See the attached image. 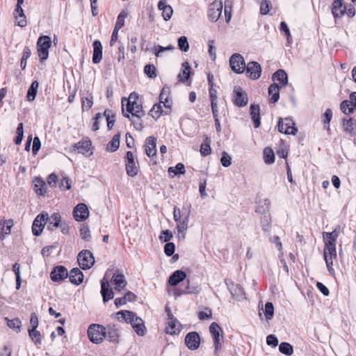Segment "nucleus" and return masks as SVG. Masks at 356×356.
I'll use <instances>...</instances> for the list:
<instances>
[{
	"mask_svg": "<svg viewBox=\"0 0 356 356\" xmlns=\"http://www.w3.org/2000/svg\"><path fill=\"white\" fill-rule=\"evenodd\" d=\"M191 213V204L186 202L182 207H175L173 209V218L177 225V238L179 240H184L188 228L190 216Z\"/></svg>",
	"mask_w": 356,
	"mask_h": 356,
	"instance_id": "nucleus-1",
	"label": "nucleus"
},
{
	"mask_svg": "<svg viewBox=\"0 0 356 356\" xmlns=\"http://www.w3.org/2000/svg\"><path fill=\"white\" fill-rule=\"evenodd\" d=\"M133 94H131L129 99L122 98V109L123 115L127 118H130L129 114L134 117H143L145 111L142 105L136 100H131Z\"/></svg>",
	"mask_w": 356,
	"mask_h": 356,
	"instance_id": "nucleus-2",
	"label": "nucleus"
},
{
	"mask_svg": "<svg viewBox=\"0 0 356 356\" xmlns=\"http://www.w3.org/2000/svg\"><path fill=\"white\" fill-rule=\"evenodd\" d=\"M106 327L99 324H92L88 329L89 339L94 343H100L106 338Z\"/></svg>",
	"mask_w": 356,
	"mask_h": 356,
	"instance_id": "nucleus-3",
	"label": "nucleus"
},
{
	"mask_svg": "<svg viewBox=\"0 0 356 356\" xmlns=\"http://www.w3.org/2000/svg\"><path fill=\"white\" fill-rule=\"evenodd\" d=\"M51 45V40L49 36H40L37 42V50L40 62H44L48 58L49 49Z\"/></svg>",
	"mask_w": 356,
	"mask_h": 356,
	"instance_id": "nucleus-4",
	"label": "nucleus"
},
{
	"mask_svg": "<svg viewBox=\"0 0 356 356\" xmlns=\"http://www.w3.org/2000/svg\"><path fill=\"white\" fill-rule=\"evenodd\" d=\"M209 332L213 340L215 354H217L223 342L222 334H220L222 332V329L217 323L213 322L209 326Z\"/></svg>",
	"mask_w": 356,
	"mask_h": 356,
	"instance_id": "nucleus-5",
	"label": "nucleus"
},
{
	"mask_svg": "<svg viewBox=\"0 0 356 356\" xmlns=\"http://www.w3.org/2000/svg\"><path fill=\"white\" fill-rule=\"evenodd\" d=\"M77 261L81 269L88 270L91 268L94 265L95 257L90 251L83 250L78 254Z\"/></svg>",
	"mask_w": 356,
	"mask_h": 356,
	"instance_id": "nucleus-6",
	"label": "nucleus"
},
{
	"mask_svg": "<svg viewBox=\"0 0 356 356\" xmlns=\"http://www.w3.org/2000/svg\"><path fill=\"white\" fill-rule=\"evenodd\" d=\"M337 257V250L336 245H333V244L329 243L328 244H325L324 248V259L326 263V266L328 271L330 274L334 273V269L332 268L333 266V259Z\"/></svg>",
	"mask_w": 356,
	"mask_h": 356,
	"instance_id": "nucleus-7",
	"label": "nucleus"
},
{
	"mask_svg": "<svg viewBox=\"0 0 356 356\" xmlns=\"http://www.w3.org/2000/svg\"><path fill=\"white\" fill-rule=\"evenodd\" d=\"M117 318L119 321H124L131 325L132 327L138 325L143 319L136 315L135 313L128 310H121L116 313Z\"/></svg>",
	"mask_w": 356,
	"mask_h": 356,
	"instance_id": "nucleus-8",
	"label": "nucleus"
},
{
	"mask_svg": "<svg viewBox=\"0 0 356 356\" xmlns=\"http://www.w3.org/2000/svg\"><path fill=\"white\" fill-rule=\"evenodd\" d=\"M47 213L42 212L38 214L33 220L32 225V232L34 236H40L47 224Z\"/></svg>",
	"mask_w": 356,
	"mask_h": 356,
	"instance_id": "nucleus-9",
	"label": "nucleus"
},
{
	"mask_svg": "<svg viewBox=\"0 0 356 356\" xmlns=\"http://www.w3.org/2000/svg\"><path fill=\"white\" fill-rule=\"evenodd\" d=\"M229 65L232 70L236 74L243 73L245 68L244 58L239 54H234L230 57Z\"/></svg>",
	"mask_w": 356,
	"mask_h": 356,
	"instance_id": "nucleus-10",
	"label": "nucleus"
},
{
	"mask_svg": "<svg viewBox=\"0 0 356 356\" xmlns=\"http://www.w3.org/2000/svg\"><path fill=\"white\" fill-rule=\"evenodd\" d=\"M277 127L280 132L285 134L295 135L297 132L293 121L288 118L285 119L280 118Z\"/></svg>",
	"mask_w": 356,
	"mask_h": 356,
	"instance_id": "nucleus-11",
	"label": "nucleus"
},
{
	"mask_svg": "<svg viewBox=\"0 0 356 356\" xmlns=\"http://www.w3.org/2000/svg\"><path fill=\"white\" fill-rule=\"evenodd\" d=\"M168 322L165 331L169 334H177L181 330V325L179 321L174 318L170 310L168 312Z\"/></svg>",
	"mask_w": 356,
	"mask_h": 356,
	"instance_id": "nucleus-12",
	"label": "nucleus"
},
{
	"mask_svg": "<svg viewBox=\"0 0 356 356\" xmlns=\"http://www.w3.org/2000/svg\"><path fill=\"white\" fill-rule=\"evenodd\" d=\"M185 343L187 348L191 350H197L200 344V337L196 332L188 333L185 337Z\"/></svg>",
	"mask_w": 356,
	"mask_h": 356,
	"instance_id": "nucleus-13",
	"label": "nucleus"
},
{
	"mask_svg": "<svg viewBox=\"0 0 356 356\" xmlns=\"http://www.w3.org/2000/svg\"><path fill=\"white\" fill-rule=\"evenodd\" d=\"M234 104L239 107H243L247 105L248 98L247 94L239 86L234 88Z\"/></svg>",
	"mask_w": 356,
	"mask_h": 356,
	"instance_id": "nucleus-14",
	"label": "nucleus"
},
{
	"mask_svg": "<svg viewBox=\"0 0 356 356\" xmlns=\"http://www.w3.org/2000/svg\"><path fill=\"white\" fill-rule=\"evenodd\" d=\"M73 216L76 221L82 222L89 216V211L86 204H78L73 210Z\"/></svg>",
	"mask_w": 356,
	"mask_h": 356,
	"instance_id": "nucleus-15",
	"label": "nucleus"
},
{
	"mask_svg": "<svg viewBox=\"0 0 356 356\" xmlns=\"http://www.w3.org/2000/svg\"><path fill=\"white\" fill-rule=\"evenodd\" d=\"M342 128L343 132L349 136H356V120L352 118H346L342 120Z\"/></svg>",
	"mask_w": 356,
	"mask_h": 356,
	"instance_id": "nucleus-16",
	"label": "nucleus"
},
{
	"mask_svg": "<svg viewBox=\"0 0 356 356\" xmlns=\"http://www.w3.org/2000/svg\"><path fill=\"white\" fill-rule=\"evenodd\" d=\"M245 70L251 79L256 80L261 76V67L259 63L255 61L249 62Z\"/></svg>",
	"mask_w": 356,
	"mask_h": 356,
	"instance_id": "nucleus-17",
	"label": "nucleus"
},
{
	"mask_svg": "<svg viewBox=\"0 0 356 356\" xmlns=\"http://www.w3.org/2000/svg\"><path fill=\"white\" fill-rule=\"evenodd\" d=\"M69 273L63 266H57L51 272V279L54 282H60L68 277Z\"/></svg>",
	"mask_w": 356,
	"mask_h": 356,
	"instance_id": "nucleus-18",
	"label": "nucleus"
},
{
	"mask_svg": "<svg viewBox=\"0 0 356 356\" xmlns=\"http://www.w3.org/2000/svg\"><path fill=\"white\" fill-rule=\"evenodd\" d=\"M222 10V4L221 2L211 3L208 11V16L210 20L213 22H217L221 16Z\"/></svg>",
	"mask_w": 356,
	"mask_h": 356,
	"instance_id": "nucleus-19",
	"label": "nucleus"
},
{
	"mask_svg": "<svg viewBox=\"0 0 356 356\" xmlns=\"http://www.w3.org/2000/svg\"><path fill=\"white\" fill-rule=\"evenodd\" d=\"M91 143L89 140H81L74 144L71 147V152L86 155L90 150Z\"/></svg>",
	"mask_w": 356,
	"mask_h": 356,
	"instance_id": "nucleus-20",
	"label": "nucleus"
},
{
	"mask_svg": "<svg viewBox=\"0 0 356 356\" xmlns=\"http://www.w3.org/2000/svg\"><path fill=\"white\" fill-rule=\"evenodd\" d=\"M106 338L111 342L117 343L119 341L120 330L116 325L108 324L106 327Z\"/></svg>",
	"mask_w": 356,
	"mask_h": 356,
	"instance_id": "nucleus-21",
	"label": "nucleus"
},
{
	"mask_svg": "<svg viewBox=\"0 0 356 356\" xmlns=\"http://www.w3.org/2000/svg\"><path fill=\"white\" fill-rule=\"evenodd\" d=\"M101 293L104 302H108L114 297L113 292L110 289L109 282L106 278H103L101 281Z\"/></svg>",
	"mask_w": 356,
	"mask_h": 356,
	"instance_id": "nucleus-22",
	"label": "nucleus"
},
{
	"mask_svg": "<svg viewBox=\"0 0 356 356\" xmlns=\"http://www.w3.org/2000/svg\"><path fill=\"white\" fill-rule=\"evenodd\" d=\"M145 153L148 157L155 156L156 154V139L154 136H149L145 140Z\"/></svg>",
	"mask_w": 356,
	"mask_h": 356,
	"instance_id": "nucleus-23",
	"label": "nucleus"
},
{
	"mask_svg": "<svg viewBox=\"0 0 356 356\" xmlns=\"http://www.w3.org/2000/svg\"><path fill=\"white\" fill-rule=\"evenodd\" d=\"M61 222V216L59 213L55 212L49 216L47 214V227L49 231H54L58 227Z\"/></svg>",
	"mask_w": 356,
	"mask_h": 356,
	"instance_id": "nucleus-24",
	"label": "nucleus"
},
{
	"mask_svg": "<svg viewBox=\"0 0 356 356\" xmlns=\"http://www.w3.org/2000/svg\"><path fill=\"white\" fill-rule=\"evenodd\" d=\"M225 284L233 298H242L244 295L243 287L232 281L225 280Z\"/></svg>",
	"mask_w": 356,
	"mask_h": 356,
	"instance_id": "nucleus-25",
	"label": "nucleus"
},
{
	"mask_svg": "<svg viewBox=\"0 0 356 356\" xmlns=\"http://www.w3.org/2000/svg\"><path fill=\"white\" fill-rule=\"evenodd\" d=\"M111 282L115 286V289L120 291L127 285V281L124 275L122 273H114Z\"/></svg>",
	"mask_w": 356,
	"mask_h": 356,
	"instance_id": "nucleus-26",
	"label": "nucleus"
},
{
	"mask_svg": "<svg viewBox=\"0 0 356 356\" xmlns=\"http://www.w3.org/2000/svg\"><path fill=\"white\" fill-rule=\"evenodd\" d=\"M158 8L162 10V17L165 21H168L173 13L172 7L167 3L166 0H160L158 3Z\"/></svg>",
	"mask_w": 356,
	"mask_h": 356,
	"instance_id": "nucleus-27",
	"label": "nucleus"
},
{
	"mask_svg": "<svg viewBox=\"0 0 356 356\" xmlns=\"http://www.w3.org/2000/svg\"><path fill=\"white\" fill-rule=\"evenodd\" d=\"M68 276L70 281L76 285H79L83 281V273L78 268H72Z\"/></svg>",
	"mask_w": 356,
	"mask_h": 356,
	"instance_id": "nucleus-28",
	"label": "nucleus"
},
{
	"mask_svg": "<svg viewBox=\"0 0 356 356\" xmlns=\"http://www.w3.org/2000/svg\"><path fill=\"white\" fill-rule=\"evenodd\" d=\"M186 277V274L184 271L177 270L170 276L168 279V283L171 286H177L179 283L184 281Z\"/></svg>",
	"mask_w": 356,
	"mask_h": 356,
	"instance_id": "nucleus-29",
	"label": "nucleus"
},
{
	"mask_svg": "<svg viewBox=\"0 0 356 356\" xmlns=\"http://www.w3.org/2000/svg\"><path fill=\"white\" fill-rule=\"evenodd\" d=\"M346 10V6L343 5L341 0H335L332 3V13L334 17H342L345 11Z\"/></svg>",
	"mask_w": 356,
	"mask_h": 356,
	"instance_id": "nucleus-30",
	"label": "nucleus"
},
{
	"mask_svg": "<svg viewBox=\"0 0 356 356\" xmlns=\"http://www.w3.org/2000/svg\"><path fill=\"white\" fill-rule=\"evenodd\" d=\"M159 103L163 104L167 109H171L172 100L170 99L169 88H163L159 95Z\"/></svg>",
	"mask_w": 356,
	"mask_h": 356,
	"instance_id": "nucleus-31",
	"label": "nucleus"
},
{
	"mask_svg": "<svg viewBox=\"0 0 356 356\" xmlns=\"http://www.w3.org/2000/svg\"><path fill=\"white\" fill-rule=\"evenodd\" d=\"M161 104H162L161 103L155 104L149 111V115H151L152 117L155 120L159 119L162 114H170L171 111V109L166 108V110H163V106H161Z\"/></svg>",
	"mask_w": 356,
	"mask_h": 356,
	"instance_id": "nucleus-32",
	"label": "nucleus"
},
{
	"mask_svg": "<svg viewBox=\"0 0 356 356\" xmlns=\"http://www.w3.org/2000/svg\"><path fill=\"white\" fill-rule=\"evenodd\" d=\"M191 74V67L188 62H184L181 65V70L179 73L177 77L179 81L185 83L189 78Z\"/></svg>",
	"mask_w": 356,
	"mask_h": 356,
	"instance_id": "nucleus-33",
	"label": "nucleus"
},
{
	"mask_svg": "<svg viewBox=\"0 0 356 356\" xmlns=\"http://www.w3.org/2000/svg\"><path fill=\"white\" fill-rule=\"evenodd\" d=\"M93 56L92 62L95 64L99 63L102 58V45L99 40L93 42Z\"/></svg>",
	"mask_w": 356,
	"mask_h": 356,
	"instance_id": "nucleus-34",
	"label": "nucleus"
},
{
	"mask_svg": "<svg viewBox=\"0 0 356 356\" xmlns=\"http://www.w3.org/2000/svg\"><path fill=\"white\" fill-rule=\"evenodd\" d=\"M136 299V296L131 292H127L124 296L115 298V305L117 307H120L128 302H134Z\"/></svg>",
	"mask_w": 356,
	"mask_h": 356,
	"instance_id": "nucleus-35",
	"label": "nucleus"
},
{
	"mask_svg": "<svg viewBox=\"0 0 356 356\" xmlns=\"http://www.w3.org/2000/svg\"><path fill=\"white\" fill-rule=\"evenodd\" d=\"M273 80L279 82L280 87L286 86L288 83V76L284 70H278L273 74Z\"/></svg>",
	"mask_w": 356,
	"mask_h": 356,
	"instance_id": "nucleus-36",
	"label": "nucleus"
},
{
	"mask_svg": "<svg viewBox=\"0 0 356 356\" xmlns=\"http://www.w3.org/2000/svg\"><path fill=\"white\" fill-rule=\"evenodd\" d=\"M250 115L254 122L255 128H258L260 124V108L258 105L252 104L250 106Z\"/></svg>",
	"mask_w": 356,
	"mask_h": 356,
	"instance_id": "nucleus-37",
	"label": "nucleus"
},
{
	"mask_svg": "<svg viewBox=\"0 0 356 356\" xmlns=\"http://www.w3.org/2000/svg\"><path fill=\"white\" fill-rule=\"evenodd\" d=\"M15 15L17 20V24L20 27L26 26L27 24L26 18L22 6H16Z\"/></svg>",
	"mask_w": 356,
	"mask_h": 356,
	"instance_id": "nucleus-38",
	"label": "nucleus"
},
{
	"mask_svg": "<svg viewBox=\"0 0 356 356\" xmlns=\"http://www.w3.org/2000/svg\"><path fill=\"white\" fill-rule=\"evenodd\" d=\"M34 184V191L40 195H43L45 194L47 191V186L45 182L40 178L36 177L33 180Z\"/></svg>",
	"mask_w": 356,
	"mask_h": 356,
	"instance_id": "nucleus-39",
	"label": "nucleus"
},
{
	"mask_svg": "<svg viewBox=\"0 0 356 356\" xmlns=\"http://www.w3.org/2000/svg\"><path fill=\"white\" fill-rule=\"evenodd\" d=\"M268 94L270 96V102H277L280 98V86L276 83L271 84L268 88Z\"/></svg>",
	"mask_w": 356,
	"mask_h": 356,
	"instance_id": "nucleus-40",
	"label": "nucleus"
},
{
	"mask_svg": "<svg viewBox=\"0 0 356 356\" xmlns=\"http://www.w3.org/2000/svg\"><path fill=\"white\" fill-rule=\"evenodd\" d=\"M125 168L127 174L129 177H135L138 172V166L136 165L135 161H126Z\"/></svg>",
	"mask_w": 356,
	"mask_h": 356,
	"instance_id": "nucleus-41",
	"label": "nucleus"
},
{
	"mask_svg": "<svg viewBox=\"0 0 356 356\" xmlns=\"http://www.w3.org/2000/svg\"><path fill=\"white\" fill-rule=\"evenodd\" d=\"M13 226V220H1L0 221V233L5 236L9 234L11 231V227Z\"/></svg>",
	"mask_w": 356,
	"mask_h": 356,
	"instance_id": "nucleus-42",
	"label": "nucleus"
},
{
	"mask_svg": "<svg viewBox=\"0 0 356 356\" xmlns=\"http://www.w3.org/2000/svg\"><path fill=\"white\" fill-rule=\"evenodd\" d=\"M270 202L268 199H264L260 204L257 206L256 209V212L261 214L262 216L265 214H270Z\"/></svg>",
	"mask_w": 356,
	"mask_h": 356,
	"instance_id": "nucleus-43",
	"label": "nucleus"
},
{
	"mask_svg": "<svg viewBox=\"0 0 356 356\" xmlns=\"http://www.w3.org/2000/svg\"><path fill=\"white\" fill-rule=\"evenodd\" d=\"M120 134H115L111 139V140L108 143L106 149L108 152H115L120 146Z\"/></svg>",
	"mask_w": 356,
	"mask_h": 356,
	"instance_id": "nucleus-44",
	"label": "nucleus"
},
{
	"mask_svg": "<svg viewBox=\"0 0 356 356\" xmlns=\"http://www.w3.org/2000/svg\"><path fill=\"white\" fill-rule=\"evenodd\" d=\"M5 321L7 322V325L15 330L16 332H19L21 330L22 321L19 318H15L14 319H9L8 317L5 318Z\"/></svg>",
	"mask_w": 356,
	"mask_h": 356,
	"instance_id": "nucleus-45",
	"label": "nucleus"
},
{
	"mask_svg": "<svg viewBox=\"0 0 356 356\" xmlns=\"http://www.w3.org/2000/svg\"><path fill=\"white\" fill-rule=\"evenodd\" d=\"M174 49L175 47L173 45H168L165 47L161 45H156L152 48V51L156 57H162L165 51H172Z\"/></svg>",
	"mask_w": 356,
	"mask_h": 356,
	"instance_id": "nucleus-46",
	"label": "nucleus"
},
{
	"mask_svg": "<svg viewBox=\"0 0 356 356\" xmlns=\"http://www.w3.org/2000/svg\"><path fill=\"white\" fill-rule=\"evenodd\" d=\"M340 109L346 115L353 113L354 111L353 102L350 99L343 101L340 104Z\"/></svg>",
	"mask_w": 356,
	"mask_h": 356,
	"instance_id": "nucleus-47",
	"label": "nucleus"
},
{
	"mask_svg": "<svg viewBox=\"0 0 356 356\" xmlns=\"http://www.w3.org/2000/svg\"><path fill=\"white\" fill-rule=\"evenodd\" d=\"M339 236V232L334 229L332 232H324L323 237L325 240V244H328L329 243L333 244V245H336L337 238Z\"/></svg>",
	"mask_w": 356,
	"mask_h": 356,
	"instance_id": "nucleus-48",
	"label": "nucleus"
},
{
	"mask_svg": "<svg viewBox=\"0 0 356 356\" xmlns=\"http://www.w3.org/2000/svg\"><path fill=\"white\" fill-rule=\"evenodd\" d=\"M38 86L39 83L37 81H34L32 82L27 92L26 97L29 101L32 102L35 99Z\"/></svg>",
	"mask_w": 356,
	"mask_h": 356,
	"instance_id": "nucleus-49",
	"label": "nucleus"
},
{
	"mask_svg": "<svg viewBox=\"0 0 356 356\" xmlns=\"http://www.w3.org/2000/svg\"><path fill=\"white\" fill-rule=\"evenodd\" d=\"M264 162L266 164H272L275 162V154L270 147H266L263 151Z\"/></svg>",
	"mask_w": 356,
	"mask_h": 356,
	"instance_id": "nucleus-50",
	"label": "nucleus"
},
{
	"mask_svg": "<svg viewBox=\"0 0 356 356\" xmlns=\"http://www.w3.org/2000/svg\"><path fill=\"white\" fill-rule=\"evenodd\" d=\"M271 218L270 214H265L262 216L261 218V224L262 226V230L266 233H269L271 226Z\"/></svg>",
	"mask_w": 356,
	"mask_h": 356,
	"instance_id": "nucleus-51",
	"label": "nucleus"
},
{
	"mask_svg": "<svg viewBox=\"0 0 356 356\" xmlns=\"http://www.w3.org/2000/svg\"><path fill=\"white\" fill-rule=\"evenodd\" d=\"M332 118V111L330 108H327L325 113L323 115V122L324 124V129L328 132L330 131V122Z\"/></svg>",
	"mask_w": 356,
	"mask_h": 356,
	"instance_id": "nucleus-52",
	"label": "nucleus"
},
{
	"mask_svg": "<svg viewBox=\"0 0 356 356\" xmlns=\"http://www.w3.org/2000/svg\"><path fill=\"white\" fill-rule=\"evenodd\" d=\"M29 334L35 345L41 344V334L36 329H29Z\"/></svg>",
	"mask_w": 356,
	"mask_h": 356,
	"instance_id": "nucleus-53",
	"label": "nucleus"
},
{
	"mask_svg": "<svg viewBox=\"0 0 356 356\" xmlns=\"http://www.w3.org/2000/svg\"><path fill=\"white\" fill-rule=\"evenodd\" d=\"M279 350L286 355L290 356L293 354V350L292 346L286 342H282L279 346Z\"/></svg>",
	"mask_w": 356,
	"mask_h": 356,
	"instance_id": "nucleus-54",
	"label": "nucleus"
},
{
	"mask_svg": "<svg viewBox=\"0 0 356 356\" xmlns=\"http://www.w3.org/2000/svg\"><path fill=\"white\" fill-rule=\"evenodd\" d=\"M179 49L184 51L187 52L189 50V44L188 39L186 36H181L177 41Z\"/></svg>",
	"mask_w": 356,
	"mask_h": 356,
	"instance_id": "nucleus-55",
	"label": "nucleus"
},
{
	"mask_svg": "<svg viewBox=\"0 0 356 356\" xmlns=\"http://www.w3.org/2000/svg\"><path fill=\"white\" fill-rule=\"evenodd\" d=\"M274 314V307L272 302H268L265 305L264 315L266 320H270Z\"/></svg>",
	"mask_w": 356,
	"mask_h": 356,
	"instance_id": "nucleus-56",
	"label": "nucleus"
},
{
	"mask_svg": "<svg viewBox=\"0 0 356 356\" xmlns=\"http://www.w3.org/2000/svg\"><path fill=\"white\" fill-rule=\"evenodd\" d=\"M127 13L125 10L120 12L117 18V22L115 25V29L120 30L124 24V19L127 17Z\"/></svg>",
	"mask_w": 356,
	"mask_h": 356,
	"instance_id": "nucleus-57",
	"label": "nucleus"
},
{
	"mask_svg": "<svg viewBox=\"0 0 356 356\" xmlns=\"http://www.w3.org/2000/svg\"><path fill=\"white\" fill-rule=\"evenodd\" d=\"M200 153L202 156H206L211 154V148L210 147V140L207 138L205 143H202L200 147Z\"/></svg>",
	"mask_w": 356,
	"mask_h": 356,
	"instance_id": "nucleus-58",
	"label": "nucleus"
},
{
	"mask_svg": "<svg viewBox=\"0 0 356 356\" xmlns=\"http://www.w3.org/2000/svg\"><path fill=\"white\" fill-rule=\"evenodd\" d=\"M168 172L174 173V175H184L185 173V168L184 164L179 163L176 165L175 168L170 167L168 168Z\"/></svg>",
	"mask_w": 356,
	"mask_h": 356,
	"instance_id": "nucleus-59",
	"label": "nucleus"
},
{
	"mask_svg": "<svg viewBox=\"0 0 356 356\" xmlns=\"http://www.w3.org/2000/svg\"><path fill=\"white\" fill-rule=\"evenodd\" d=\"M93 105V97L90 95L88 97L82 98V108L83 110L88 111Z\"/></svg>",
	"mask_w": 356,
	"mask_h": 356,
	"instance_id": "nucleus-60",
	"label": "nucleus"
},
{
	"mask_svg": "<svg viewBox=\"0 0 356 356\" xmlns=\"http://www.w3.org/2000/svg\"><path fill=\"white\" fill-rule=\"evenodd\" d=\"M111 111L106 110L104 113V115L106 118L108 129L111 130L115 123L114 115H111Z\"/></svg>",
	"mask_w": 356,
	"mask_h": 356,
	"instance_id": "nucleus-61",
	"label": "nucleus"
},
{
	"mask_svg": "<svg viewBox=\"0 0 356 356\" xmlns=\"http://www.w3.org/2000/svg\"><path fill=\"white\" fill-rule=\"evenodd\" d=\"M144 72L145 74L151 79L156 76V70L154 65H147L145 67Z\"/></svg>",
	"mask_w": 356,
	"mask_h": 356,
	"instance_id": "nucleus-62",
	"label": "nucleus"
},
{
	"mask_svg": "<svg viewBox=\"0 0 356 356\" xmlns=\"http://www.w3.org/2000/svg\"><path fill=\"white\" fill-rule=\"evenodd\" d=\"M23 137H24L23 123H19L17 128V136H16L15 140V143L17 145H20L23 140Z\"/></svg>",
	"mask_w": 356,
	"mask_h": 356,
	"instance_id": "nucleus-63",
	"label": "nucleus"
},
{
	"mask_svg": "<svg viewBox=\"0 0 356 356\" xmlns=\"http://www.w3.org/2000/svg\"><path fill=\"white\" fill-rule=\"evenodd\" d=\"M271 8L270 2L268 0H263L260 6V12L262 15H266Z\"/></svg>",
	"mask_w": 356,
	"mask_h": 356,
	"instance_id": "nucleus-64",
	"label": "nucleus"
}]
</instances>
